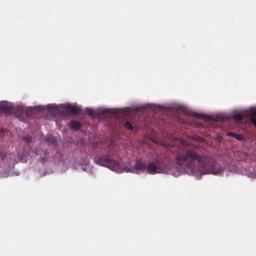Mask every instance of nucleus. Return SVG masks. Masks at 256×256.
<instances>
[{
  "label": "nucleus",
  "instance_id": "nucleus-1",
  "mask_svg": "<svg viewBox=\"0 0 256 256\" xmlns=\"http://www.w3.org/2000/svg\"><path fill=\"white\" fill-rule=\"evenodd\" d=\"M177 166L191 172L199 169L203 175H220L223 168L217 165V161L207 154H199L195 148H183L174 156Z\"/></svg>",
  "mask_w": 256,
  "mask_h": 256
},
{
  "label": "nucleus",
  "instance_id": "nucleus-2",
  "mask_svg": "<svg viewBox=\"0 0 256 256\" xmlns=\"http://www.w3.org/2000/svg\"><path fill=\"white\" fill-rule=\"evenodd\" d=\"M95 163L116 173H142L146 171L150 175L160 174L162 173V171H164V168L166 167L164 157L162 156H159L153 162L148 163V165L138 160L136 161V165L134 166V168L126 167L124 170H122V167L119 166V162H117V160H111L109 156L103 155L96 157Z\"/></svg>",
  "mask_w": 256,
  "mask_h": 256
},
{
  "label": "nucleus",
  "instance_id": "nucleus-3",
  "mask_svg": "<svg viewBox=\"0 0 256 256\" xmlns=\"http://www.w3.org/2000/svg\"><path fill=\"white\" fill-rule=\"evenodd\" d=\"M60 108L63 109V111H60L63 118H66L69 115L77 116L81 113V108L79 106H73L71 104L60 106Z\"/></svg>",
  "mask_w": 256,
  "mask_h": 256
},
{
  "label": "nucleus",
  "instance_id": "nucleus-4",
  "mask_svg": "<svg viewBox=\"0 0 256 256\" xmlns=\"http://www.w3.org/2000/svg\"><path fill=\"white\" fill-rule=\"evenodd\" d=\"M0 111L6 115H12V113H14V107L8 104V102H2V104H0Z\"/></svg>",
  "mask_w": 256,
  "mask_h": 256
},
{
  "label": "nucleus",
  "instance_id": "nucleus-5",
  "mask_svg": "<svg viewBox=\"0 0 256 256\" xmlns=\"http://www.w3.org/2000/svg\"><path fill=\"white\" fill-rule=\"evenodd\" d=\"M193 117H195V119H201L205 122H209L211 121V117L205 115V114H199V113H194Z\"/></svg>",
  "mask_w": 256,
  "mask_h": 256
},
{
  "label": "nucleus",
  "instance_id": "nucleus-6",
  "mask_svg": "<svg viewBox=\"0 0 256 256\" xmlns=\"http://www.w3.org/2000/svg\"><path fill=\"white\" fill-rule=\"evenodd\" d=\"M69 127L75 131H79L81 129V123L79 121H71Z\"/></svg>",
  "mask_w": 256,
  "mask_h": 256
},
{
  "label": "nucleus",
  "instance_id": "nucleus-7",
  "mask_svg": "<svg viewBox=\"0 0 256 256\" xmlns=\"http://www.w3.org/2000/svg\"><path fill=\"white\" fill-rule=\"evenodd\" d=\"M85 114L89 115L92 119H95L97 117V112L91 108L85 109Z\"/></svg>",
  "mask_w": 256,
  "mask_h": 256
},
{
  "label": "nucleus",
  "instance_id": "nucleus-8",
  "mask_svg": "<svg viewBox=\"0 0 256 256\" xmlns=\"http://www.w3.org/2000/svg\"><path fill=\"white\" fill-rule=\"evenodd\" d=\"M227 136H230L232 138H236V140H238V141L244 140V136L243 135L236 134V133H233V132L227 133Z\"/></svg>",
  "mask_w": 256,
  "mask_h": 256
},
{
  "label": "nucleus",
  "instance_id": "nucleus-9",
  "mask_svg": "<svg viewBox=\"0 0 256 256\" xmlns=\"http://www.w3.org/2000/svg\"><path fill=\"white\" fill-rule=\"evenodd\" d=\"M250 122L256 127V108L250 113Z\"/></svg>",
  "mask_w": 256,
  "mask_h": 256
},
{
  "label": "nucleus",
  "instance_id": "nucleus-10",
  "mask_svg": "<svg viewBox=\"0 0 256 256\" xmlns=\"http://www.w3.org/2000/svg\"><path fill=\"white\" fill-rule=\"evenodd\" d=\"M22 141H24V143H26V144H30V143H32V136L24 135V137H22Z\"/></svg>",
  "mask_w": 256,
  "mask_h": 256
},
{
  "label": "nucleus",
  "instance_id": "nucleus-11",
  "mask_svg": "<svg viewBox=\"0 0 256 256\" xmlns=\"http://www.w3.org/2000/svg\"><path fill=\"white\" fill-rule=\"evenodd\" d=\"M46 110L48 112H59V109H57L56 106H52V105L46 106Z\"/></svg>",
  "mask_w": 256,
  "mask_h": 256
},
{
  "label": "nucleus",
  "instance_id": "nucleus-12",
  "mask_svg": "<svg viewBox=\"0 0 256 256\" xmlns=\"http://www.w3.org/2000/svg\"><path fill=\"white\" fill-rule=\"evenodd\" d=\"M234 120L238 121V122L243 121L244 120V116L242 114H240V113H236V114H234Z\"/></svg>",
  "mask_w": 256,
  "mask_h": 256
},
{
  "label": "nucleus",
  "instance_id": "nucleus-13",
  "mask_svg": "<svg viewBox=\"0 0 256 256\" xmlns=\"http://www.w3.org/2000/svg\"><path fill=\"white\" fill-rule=\"evenodd\" d=\"M111 115L115 116V117H119V109H113L110 112Z\"/></svg>",
  "mask_w": 256,
  "mask_h": 256
},
{
  "label": "nucleus",
  "instance_id": "nucleus-14",
  "mask_svg": "<svg viewBox=\"0 0 256 256\" xmlns=\"http://www.w3.org/2000/svg\"><path fill=\"white\" fill-rule=\"evenodd\" d=\"M124 127H125L126 129H128V130H132V129H133L132 124H131L130 122H126V123L124 124Z\"/></svg>",
  "mask_w": 256,
  "mask_h": 256
},
{
  "label": "nucleus",
  "instance_id": "nucleus-15",
  "mask_svg": "<svg viewBox=\"0 0 256 256\" xmlns=\"http://www.w3.org/2000/svg\"><path fill=\"white\" fill-rule=\"evenodd\" d=\"M46 142L49 143V144H54L55 143L54 137L46 138Z\"/></svg>",
  "mask_w": 256,
  "mask_h": 256
},
{
  "label": "nucleus",
  "instance_id": "nucleus-16",
  "mask_svg": "<svg viewBox=\"0 0 256 256\" xmlns=\"http://www.w3.org/2000/svg\"><path fill=\"white\" fill-rule=\"evenodd\" d=\"M34 111L42 112V111H44V107H42V106L34 107Z\"/></svg>",
  "mask_w": 256,
  "mask_h": 256
},
{
  "label": "nucleus",
  "instance_id": "nucleus-17",
  "mask_svg": "<svg viewBox=\"0 0 256 256\" xmlns=\"http://www.w3.org/2000/svg\"><path fill=\"white\" fill-rule=\"evenodd\" d=\"M7 156H8V153H6L5 151L0 152V158H2V160L5 159V157Z\"/></svg>",
  "mask_w": 256,
  "mask_h": 256
}]
</instances>
